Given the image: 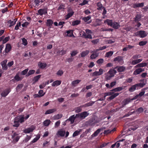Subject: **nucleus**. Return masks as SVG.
<instances>
[{
    "label": "nucleus",
    "instance_id": "8",
    "mask_svg": "<svg viewBox=\"0 0 148 148\" xmlns=\"http://www.w3.org/2000/svg\"><path fill=\"white\" fill-rule=\"evenodd\" d=\"M103 73V70L101 69H100L99 70V71H96L92 74V76H97L100 75Z\"/></svg>",
    "mask_w": 148,
    "mask_h": 148
},
{
    "label": "nucleus",
    "instance_id": "46",
    "mask_svg": "<svg viewBox=\"0 0 148 148\" xmlns=\"http://www.w3.org/2000/svg\"><path fill=\"white\" fill-rule=\"evenodd\" d=\"M8 23L10 24L9 25V27H11L12 26L14 25L15 24V22H14V21H12L10 19L8 21Z\"/></svg>",
    "mask_w": 148,
    "mask_h": 148
},
{
    "label": "nucleus",
    "instance_id": "3",
    "mask_svg": "<svg viewBox=\"0 0 148 148\" xmlns=\"http://www.w3.org/2000/svg\"><path fill=\"white\" fill-rule=\"evenodd\" d=\"M89 115V113L86 111H84L80 113L76 114L77 118H79L80 119H83Z\"/></svg>",
    "mask_w": 148,
    "mask_h": 148
},
{
    "label": "nucleus",
    "instance_id": "62",
    "mask_svg": "<svg viewBox=\"0 0 148 148\" xmlns=\"http://www.w3.org/2000/svg\"><path fill=\"white\" fill-rule=\"evenodd\" d=\"M63 73V72L62 70H60L58 71L57 74L59 76H62Z\"/></svg>",
    "mask_w": 148,
    "mask_h": 148
},
{
    "label": "nucleus",
    "instance_id": "4",
    "mask_svg": "<svg viewBox=\"0 0 148 148\" xmlns=\"http://www.w3.org/2000/svg\"><path fill=\"white\" fill-rule=\"evenodd\" d=\"M134 34L136 36H138L143 38L145 37L147 35V34L144 31L140 30L135 33Z\"/></svg>",
    "mask_w": 148,
    "mask_h": 148
},
{
    "label": "nucleus",
    "instance_id": "39",
    "mask_svg": "<svg viewBox=\"0 0 148 148\" xmlns=\"http://www.w3.org/2000/svg\"><path fill=\"white\" fill-rule=\"evenodd\" d=\"M81 21L79 20H76L73 21L72 22V25L73 26L77 25L78 24L80 23Z\"/></svg>",
    "mask_w": 148,
    "mask_h": 148
},
{
    "label": "nucleus",
    "instance_id": "21",
    "mask_svg": "<svg viewBox=\"0 0 148 148\" xmlns=\"http://www.w3.org/2000/svg\"><path fill=\"white\" fill-rule=\"evenodd\" d=\"M61 82H62L61 80H56L53 82L52 86H58L61 84Z\"/></svg>",
    "mask_w": 148,
    "mask_h": 148
},
{
    "label": "nucleus",
    "instance_id": "2",
    "mask_svg": "<svg viewBox=\"0 0 148 148\" xmlns=\"http://www.w3.org/2000/svg\"><path fill=\"white\" fill-rule=\"evenodd\" d=\"M99 122V121L97 120L95 118L93 117L86 122V124L91 126H93L95 124Z\"/></svg>",
    "mask_w": 148,
    "mask_h": 148
},
{
    "label": "nucleus",
    "instance_id": "12",
    "mask_svg": "<svg viewBox=\"0 0 148 148\" xmlns=\"http://www.w3.org/2000/svg\"><path fill=\"white\" fill-rule=\"evenodd\" d=\"M11 90L10 88H8L5 90H3L1 93V96L3 97H5L10 92Z\"/></svg>",
    "mask_w": 148,
    "mask_h": 148
},
{
    "label": "nucleus",
    "instance_id": "40",
    "mask_svg": "<svg viewBox=\"0 0 148 148\" xmlns=\"http://www.w3.org/2000/svg\"><path fill=\"white\" fill-rule=\"evenodd\" d=\"M81 81V80L77 79L73 81L71 83V85L72 86H75L77 84H78Z\"/></svg>",
    "mask_w": 148,
    "mask_h": 148
},
{
    "label": "nucleus",
    "instance_id": "38",
    "mask_svg": "<svg viewBox=\"0 0 148 148\" xmlns=\"http://www.w3.org/2000/svg\"><path fill=\"white\" fill-rule=\"evenodd\" d=\"M51 121L49 119H47L43 122V125L45 126H47L49 125L51 123Z\"/></svg>",
    "mask_w": 148,
    "mask_h": 148
},
{
    "label": "nucleus",
    "instance_id": "52",
    "mask_svg": "<svg viewBox=\"0 0 148 148\" xmlns=\"http://www.w3.org/2000/svg\"><path fill=\"white\" fill-rule=\"evenodd\" d=\"M10 39V37L9 36L6 37L5 38H4L3 39V40L2 43L3 44L5 43L9 40Z\"/></svg>",
    "mask_w": 148,
    "mask_h": 148
},
{
    "label": "nucleus",
    "instance_id": "14",
    "mask_svg": "<svg viewBox=\"0 0 148 148\" xmlns=\"http://www.w3.org/2000/svg\"><path fill=\"white\" fill-rule=\"evenodd\" d=\"M47 64L46 63H42L39 62L38 63V66L41 69H43L46 67Z\"/></svg>",
    "mask_w": 148,
    "mask_h": 148
},
{
    "label": "nucleus",
    "instance_id": "54",
    "mask_svg": "<svg viewBox=\"0 0 148 148\" xmlns=\"http://www.w3.org/2000/svg\"><path fill=\"white\" fill-rule=\"evenodd\" d=\"M22 44L24 46H26L27 44V40L25 38H23L22 39Z\"/></svg>",
    "mask_w": 148,
    "mask_h": 148
},
{
    "label": "nucleus",
    "instance_id": "29",
    "mask_svg": "<svg viewBox=\"0 0 148 148\" xmlns=\"http://www.w3.org/2000/svg\"><path fill=\"white\" fill-rule=\"evenodd\" d=\"M119 93H114V94H112V95H111L108 98V99L110 100H111L114 99L115 97H117L119 95Z\"/></svg>",
    "mask_w": 148,
    "mask_h": 148
},
{
    "label": "nucleus",
    "instance_id": "50",
    "mask_svg": "<svg viewBox=\"0 0 148 148\" xmlns=\"http://www.w3.org/2000/svg\"><path fill=\"white\" fill-rule=\"evenodd\" d=\"M41 76V75H38L35 77L33 79L34 82L35 83L37 82L40 78Z\"/></svg>",
    "mask_w": 148,
    "mask_h": 148
},
{
    "label": "nucleus",
    "instance_id": "20",
    "mask_svg": "<svg viewBox=\"0 0 148 148\" xmlns=\"http://www.w3.org/2000/svg\"><path fill=\"white\" fill-rule=\"evenodd\" d=\"M102 129L99 128L97 129L96 131H95L94 133L91 136V137L92 138H94L98 134L100 133V131L102 130Z\"/></svg>",
    "mask_w": 148,
    "mask_h": 148
},
{
    "label": "nucleus",
    "instance_id": "64",
    "mask_svg": "<svg viewBox=\"0 0 148 148\" xmlns=\"http://www.w3.org/2000/svg\"><path fill=\"white\" fill-rule=\"evenodd\" d=\"M104 60L103 59L100 58L97 61V63L99 64H102L103 63Z\"/></svg>",
    "mask_w": 148,
    "mask_h": 148
},
{
    "label": "nucleus",
    "instance_id": "55",
    "mask_svg": "<svg viewBox=\"0 0 148 148\" xmlns=\"http://www.w3.org/2000/svg\"><path fill=\"white\" fill-rule=\"evenodd\" d=\"M147 43V41H141L139 42V45L140 46H143L146 44Z\"/></svg>",
    "mask_w": 148,
    "mask_h": 148
},
{
    "label": "nucleus",
    "instance_id": "56",
    "mask_svg": "<svg viewBox=\"0 0 148 148\" xmlns=\"http://www.w3.org/2000/svg\"><path fill=\"white\" fill-rule=\"evenodd\" d=\"M28 71V69H27L22 71L21 72V74L22 75H25L27 73Z\"/></svg>",
    "mask_w": 148,
    "mask_h": 148
},
{
    "label": "nucleus",
    "instance_id": "35",
    "mask_svg": "<svg viewBox=\"0 0 148 148\" xmlns=\"http://www.w3.org/2000/svg\"><path fill=\"white\" fill-rule=\"evenodd\" d=\"M63 116L62 114H57L55 115L53 117V119L54 120H58L61 118Z\"/></svg>",
    "mask_w": 148,
    "mask_h": 148
},
{
    "label": "nucleus",
    "instance_id": "51",
    "mask_svg": "<svg viewBox=\"0 0 148 148\" xmlns=\"http://www.w3.org/2000/svg\"><path fill=\"white\" fill-rule=\"evenodd\" d=\"M66 33L67 34V35L69 34V36L71 37L73 35V31L72 30H69L68 31H67L66 32Z\"/></svg>",
    "mask_w": 148,
    "mask_h": 148
},
{
    "label": "nucleus",
    "instance_id": "27",
    "mask_svg": "<svg viewBox=\"0 0 148 148\" xmlns=\"http://www.w3.org/2000/svg\"><path fill=\"white\" fill-rule=\"evenodd\" d=\"M144 3H135L133 5L134 8H136L138 7H142L144 6Z\"/></svg>",
    "mask_w": 148,
    "mask_h": 148
},
{
    "label": "nucleus",
    "instance_id": "36",
    "mask_svg": "<svg viewBox=\"0 0 148 148\" xmlns=\"http://www.w3.org/2000/svg\"><path fill=\"white\" fill-rule=\"evenodd\" d=\"M99 56V54L98 53L95 52L92 54L90 56V58L91 59H94L98 57Z\"/></svg>",
    "mask_w": 148,
    "mask_h": 148
},
{
    "label": "nucleus",
    "instance_id": "34",
    "mask_svg": "<svg viewBox=\"0 0 148 148\" xmlns=\"http://www.w3.org/2000/svg\"><path fill=\"white\" fill-rule=\"evenodd\" d=\"M131 99L129 98L124 99L122 102V104H123L124 105H126L128 104L131 101Z\"/></svg>",
    "mask_w": 148,
    "mask_h": 148
},
{
    "label": "nucleus",
    "instance_id": "22",
    "mask_svg": "<svg viewBox=\"0 0 148 148\" xmlns=\"http://www.w3.org/2000/svg\"><path fill=\"white\" fill-rule=\"evenodd\" d=\"M141 18V15L140 14H137L134 18V21L136 22L140 21Z\"/></svg>",
    "mask_w": 148,
    "mask_h": 148
},
{
    "label": "nucleus",
    "instance_id": "57",
    "mask_svg": "<svg viewBox=\"0 0 148 148\" xmlns=\"http://www.w3.org/2000/svg\"><path fill=\"white\" fill-rule=\"evenodd\" d=\"M88 1L86 0H84L83 2L79 4V5L83 6L88 3Z\"/></svg>",
    "mask_w": 148,
    "mask_h": 148
},
{
    "label": "nucleus",
    "instance_id": "11",
    "mask_svg": "<svg viewBox=\"0 0 148 148\" xmlns=\"http://www.w3.org/2000/svg\"><path fill=\"white\" fill-rule=\"evenodd\" d=\"M126 87L125 86H122L118 87L115 88L111 90V91H114V92H119L124 89Z\"/></svg>",
    "mask_w": 148,
    "mask_h": 148
},
{
    "label": "nucleus",
    "instance_id": "23",
    "mask_svg": "<svg viewBox=\"0 0 148 148\" xmlns=\"http://www.w3.org/2000/svg\"><path fill=\"white\" fill-rule=\"evenodd\" d=\"M97 6L98 7L97 9V10L99 11L102 10L104 7L103 6L102 4L100 2L97 3Z\"/></svg>",
    "mask_w": 148,
    "mask_h": 148
},
{
    "label": "nucleus",
    "instance_id": "49",
    "mask_svg": "<svg viewBox=\"0 0 148 148\" xmlns=\"http://www.w3.org/2000/svg\"><path fill=\"white\" fill-rule=\"evenodd\" d=\"M74 14L73 13H70L68 12L67 14L65 16V19L66 20H67L69 18L71 17Z\"/></svg>",
    "mask_w": 148,
    "mask_h": 148
},
{
    "label": "nucleus",
    "instance_id": "61",
    "mask_svg": "<svg viewBox=\"0 0 148 148\" xmlns=\"http://www.w3.org/2000/svg\"><path fill=\"white\" fill-rule=\"evenodd\" d=\"M135 112V111H134L132 112H129L127 114H125V115H124L123 116V117H128L129 116L133 114Z\"/></svg>",
    "mask_w": 148,
    "mask_h": 148
},
{
    "label": "nucleus",
    "instance_id": "13",
    "mask_svg": "<svg viewBox=\"0 0 148 148\" xmlns=\"http://www.w3.org/2000/svg\"><path fill=\"white\" fill-rule=\"evenodd\" d=\"M145 71L144 69L139 68L136 69L134 72L133 74L135 75L139 74L140 73Z\"/></svg>",
    "mask_w": 148,
    "mask_h": 148
},
{
    "label": "nucleus",
    "instance_id": "30",
    "mask_svg": "<svg viewBox=\"0 0 148 148\" xmlns=\"http://www.w3.org/2000/svg\"><path fill=\"white\" fill-rule=\"evenodd\" d=\"M119 93H114V94H112V95H111L108 98V99L110 100H111L114 99L115 97H117L119 95Z\"/></svg>",
    "mask_w": 148,
    "mask_h": 148
},
{
    "label": "nucleus",
    "instance_id": "18",
    "mask_svg": "<svg viewBox=\"0 0 148 148\" xmlns=\"http://www.w3.org/2000/svg\"><path fill=\"white\" fill-rule=\"evenodd\" d=\"M120 25L119 23L117 22H114L113 23L112 27L115 29H117L120 27Z\"/></svg>",
    "mask_w": 148,
    "mask_h": 148
},
{
    "label": "nucleus",
    "instance_id": "58",
    "mask_svg": "<svg viewBox=\"0 0 148 148\" xmlns=\"http://www.w3.org/2000/svg\"><path fill=\"white\" fill-rule=\"evenodd\" d=\"M133 81V78L131 77L127 78L125 82L127 83H131Z\"/></svg>",
    "mask_w": 148,
    "mask_h": 148
},
{
    "label": "nucleus",
    "instance_id": "9",
    "mask_svg": "<svg viewBox=\"0 0 148 148\" xmlns=\"http://www.w3.org/2000/svg\"><path fill=\"white\" fill-rule=\"evenodd\" d=\"M115 69H117L118 72H124L126 69L125 66H118L114 68Z\"/></svg>",
    "mask_w": 148,
    "mask_h": 148
},
{
    "label": "nucleus",
    "instance_id": "15",
    "mask_svg": "<svg viewBox=\"0 0 148 148\" xmlns=\"http://www.w3.org/2000/svg\"><path fill=\"white\" fill-rule=\"evenodd\" d=\"M11 49L12 46L11 45L8 43L6 44L5 49V53H8L11 50Z\"/></svg>",
    "mask_w": 148,
    "mask_h": 148
},
{
    "label": "nucleus",
    "instance_id": "63",
    "mask_svg": "<svg viewBox=\"0 0 148 148\" xmlns=\"http://www.w3.org/2000/svg\"><path fill=\"white\" fill-rule=\"evenodd\" d=\"M38 93L41 97L43 96L45 94V93H44L43 91L41 90H39Z\"/></svg>",
    "mask_w": 148,
    "mask_h": 148
},
{
    "label": "nucleus",
    "instance_id": "28",
    "mask_svg": "<svg viewBox=\"0 0 148 148\" xmlns=\"http://www.w3.org/2000/svg\"><path fill=\"white\" fill-rule=\"evenodd\" d=\"M56 111V109H52L48 110H47L45 113V114H50L52 113H53V112H55Z\"/></svg>",
    "mask_w": 148,
    "mask_h": 148
},
{
    "label": "nucleus",
    "instance_id": "43",
    "mask_svg": "<svg viewBox=\"0 0 148 148\" xmlns=\"http://www.w3.org/2000/svg\"><path fill=\"white\" fill-rule=\"evenodd\" d=\"M144 111V109L142 107L138 108L136 111V112L138 114H140L143 112Z\"/></svg>",
    "mask_w": 148,
    "mask_h": 148
},
{
    "label": "nucleus",
    "instance_id": "37",
    "mask_svg": "<svg viewBox=\"0 0 148 148\" xmlns=\"http://www.w3.org/2000/svg\"><path fill=\"white\" fill-rule=\"evenodd\" d=\"M23 21H21V23H22V26L23 27L26 28L27 27V26L29 25V23L26 21L24 22Z\"/></svg>",
    "mask_w": 148,
    "mask_h": 148
},
{
    "label": "nucleus",
    "instance_id": "24",
    "mask_svg": "<svg viewBox=\"0 0 148 148\" xmlns=\"http://www.w3.org/2000/svg\"><path fill=\"white\" fill-rule=\"evenodd\" d=\"M112 20H109L107 19L104 21V23H107L108 25L112 27L113 23Z\"/></svg>",
    "mask_w": 148,
    "mask_h": 148
},
{
    "label": "nucleus",
    "instance_id": "33",
    "mask_svg": "<svg viewBox=\"0 0 148 148\" xmlns=\"http://www.w3.org/2000/svg\"><path fill=\"white\" fill-rule=\"evenodd\" d=\"M147 65L146 63L144 62L143 63H140L137 64L135 66V68L138 67H143L146 66Z\"/></svg>",
    "mask_w": 148,
    "mask_h": 148
},
{
    "label": "nucleus",
    "instance_id": "16",
    "mask_svg": "<svg viewBox=\"0 0 148 148\" xmlns=\"http://www.w3.org/2000/svg\"><path fill=\"white\" fill-rule=\"evenodd\" d=\"M146 80H145V83L144 82H140L139 83L136 84V85L137 87V90L139 89L140 88H143L146 84Z\"/></svg>",
    "mask_w": 148,
    "mask_h": 148
},
{
    "label": "nucleus",
    "instance_id": "42",
    "mask_svg": "<svg viewBox=\"0 0 148 148\" xmlns=\"http://www.w3.org/2000/svg\"><path fill=\"white\" fill-rule=\"evenodd\" d=\"M113 51H111L109 52H106L105 54V57L109 58L111 57L113 54Z\"/></svg>",
    "mask_w": 148,
    "mask_h": 148
},
{
    "label": "nucleus",
    "instance_id": "53",
    "mask_svg": "<svg viewBox=\"0 0 148 148\" xmlns=\"http://www.w3.org/2000/svg\"><path fill=\"white\" fill-rule=\"evenodd\" d=\"M114 94V91H111L110 92H109L104 93L105 97L107 96H111Z\"/></svg>",
    "mask_w": 148,
    "mask_h": 148
},
{
    "label": "nucleus",
    "instance_id": "60",
    "mask_svg": "<svg viewBox=\"0 0 148 148\" xmlns=\"http://www.w3.org/2000/svg\"><path fill=\"white\" fill-rule=\"evenodd\" d=\"M78 52V51L77 50L73 51L71 54V56L72 57L75 56Z\"/></svg>",
    "mask_w": 148,
    "mask_h": 148
},
{
    "label": "nucleus",
    "instance_id": "17",
    "mask_svg": "<svg viewBox=\"0 0 148 148\" xmlns=\"http://www.w3.org/2000/svg\"><path fill=\"white\" fill-rule=\"evenodd\" d=\"M76 118H77L76 116H75V115H73L69 117L68 119H67L66 121V122L68 121H71V124H73L74 123V120Z\"/></svg>",
    "mask_w": 148,
    "mask_h": 148
},
{
    "label": "nucleus",
    "instance_id": "45",
    "mask_svg": "<svg viewBox=\"0 0 148 148\" xmlns=\"http://www.w3.org/2000/svg\"><path fill=\"white\" fill-rule=\"evenodd\" d=\"M14 78L15 79V80L17 81L21 80L22 79V78H21L19 76V74L18 73L16 74V75L14 77Z\"/></svg>",
    "mask_w": 148,
    "mask_h": 148
},
{
    "label": "nucleus",
    "instance_id": "41",
    "mask_svg": "<svg viewBox=\"0 0 148 148\" xmlns=\"http://www.w3.org/2000/svg\"><path fill=\"white\" fill-rule=\"evenodd\" d=\"M35 72V71L34 70H30L27 73L26 75L25 76L26 77H28L29 75L34 74Z\"/></svg>",
    "mask_w": 148,
    "mask_h": 148
},
{
    "label": "nucleus",
    "instance_id": "7",
    "mask_svg": "<svg viewBox=\"0 0 148 148\" xmlns=\"http://www.w3.org/2000/svg\"><path fill=\"white\" fill-rule=\"evenodd\" d=\"M35 129V127L33 125H32L30 127L24 130L23 131L24 133L26 134L29 133L31 132H32Z\"/></svg>",
    "mask_w": 148,
    "mask_h": 148
},
{
    "label": "nucleus",
    "instance_id": "32",
    "mask_svg": "<svg viewBox=\"0 0 148 148\" xmlns=\"http://www.w3.org/2000/svg\"><path fill=\"white\" fill-rule=\"evenodd\" d=\"M89 51L88 50H86L85 51H82L80 55L81 57H84L86 56L89 53Z\"/></svg>",
    "mask_w": 148,
    "mask_h": 148
},
{
    "label": "nucleus",
    "instance_id": "26",
    "mask_svg": "<svg viewBox=\"0 0 148 148\" xmlns=\"http://www.w3.org/2000/svg\"><path fill=\"white\" fill-rule=\"evenodd\" d=\"M136 89L137 90V87L136 84L132 86L131 87L129 88V91L130 92H132L135 91Z\"/></svg>",
    "mask_w": 148,
    "mask_h": 148
},
{
    "label": "nucleus",
    "instance_id": "5",
    "mask_svg": "<svg viewBox=\"0 0 148 148\" xmlns=\"http://www.w3.org/2000/svg\"><path fill=\"white\" fill-rule=\"evenodd\" d=\"M113 61L117 62V63L120 65L123 64L124 63L123 57L122 56H118L114 58Z\"/></svg>",
    "mask_w": 148,
    "mask_h": 148
},
{
    "label": "nucleus",
    "instance_id": "25",
    "mask_svg": "<svg viewBox=\"0 0 148 148\" xmlns=\"http://www.w3.org/2000/svg\"><path fill=\"white\" fill-rule=\"evenodd\" d=\"M46 24L48 27H51L53 23V21L51 19H47V20Z\"/></svg>",
    "mask_w": 148,
    "mask_h": 148
},
{
    "label": "nucleus",
    "instance_id": "6",
    "mask_svg": "<svg viewBox=\"0 0 148 148\" xmlns=\"http://www.w3.org/2000/svg\"><path fill=\"white\" fill-rule=\"evenodd\" d=\"M48 8L45 6L43 9H40L38 10V14L41 16L43 14L46 15L47 14Z\"/></svg>",
    "mask_w": 148,
    "mask_h": 148
},
{
    "label": "nucleus",
    "instance_id": "59",
    "mask_svg": "<svg viewBox=\"0 0 148 148\" xmlns=\"http://www.w3.org/2000/svg\"><path fill=\"white\" fill-rule=\"evenodd\" d=\"M27 137H26L25 140H24V141L25 143L27 142L31 138V136H29L27 135Z\"/></svg>",
    "mask_w": 148,
    "mask_h": 148
},
{
    "label": "nucleus",
    "instance_id": "1",
    "mask_svg": "<svg viewBox=\"0 0 148 148\" xmlns=\"http://www.w3.org/2000/svg\"><path fill=\"white\" fill-rule=\"evenodd\" d=\"M23 115H20L16 117L14 119L13 127H18L19 126V123H22L24 121V117Z\"/></svg>",
    "mask_w": 148,
    "mask_h": 148
},
{
    "label": "nucleus",
    "instance_id": "19",
    "mask_svg": "<svg viewBox=\"0 0 148 148\" xmlns=\"http://www.w3.org/2000/svg\"><path fill=\"white\" fill-rule=\"evenodd\" d=\"M65 4L64 3H61L59 5V7L58 8V10L60 11H64L65 9Z\"/></svg>",
    "mask_w": 148,
    "mask_h": 148
},
{
    "label": "nucleus",
    "instance_id": "31",
    "mask_svg": "<svg viewBox=\"0 0 148 148\" xmlns=\"http://www.w3.org/2000/svg\"><path fill=\"white\" fill-rule=\"evenodd\" d=\"M65 132L64 131L61 130L58 131L57 133V134L58 135L61 137H63L64 136L65 134Z\"/></svg>",
    "mask_w": 148,
    "mask_h": 148
},
{
    "label": "nucleus",
    "instance_id": "10",
    "mask_svg": "<svg viewBox=\"0 0 148 148\" xmlns=\"http://www.w3.org/2000/svg\"><path fill=\"white\" fill-rule=\"evenodd\" d=\"M7 60H5L1 62V64L2 66V69L4 70H6L8 69V67L7 66Z\"/></svg>",
    "mask_w": 148,
    "mask_h": 148
},
{
    "label": "nucleus",
    "instance_id": "44",
    "mask_svg": "<svg viewBox=\"0 0 148 148\" xmlns=\"http://www.w3.org/2000/svg\"><path fill=\"white\" fill-rule=\"evenodd\" d=\"M82 131V130L80 129L79 131L76 130L73 133V137H75L76 136L79 135L80 134V132Z\"/></svg>",
    "mask_w": 148,
    "mask_h": 148
},
{
    "label": "nucleus",
    "instance_id": "48",
    "mask_svg": "<svg viewBox=\"0 0 148 148\" xmlns=\"http://www.w3.org/2000/svg\"><path fill=\"white\" fill-rule=\"evenodd\" d=\"M95 102V101H91L88 103H85L84 106L85 107H89L91 106Z\"/></svg>",
    "mask_w": 148,
    "mask_h": 148
},
{
    "label": "nucleus",
    "instance_id": "47",
    "mask_svg": "<svg viewBox=\"0 0 148 148\" xmlns=\"http://www.w3.org/2000/svg\"><path fill=\"white\" fill-rule=\"evenodd\" d=\"M91 16L90 15L86 17H83L82 18L83 20L85 22H87L88 21H89L91 19Z\"/></svg>",
    "mask_w": 148,
    "mask_h": 148
}]
</instances>
